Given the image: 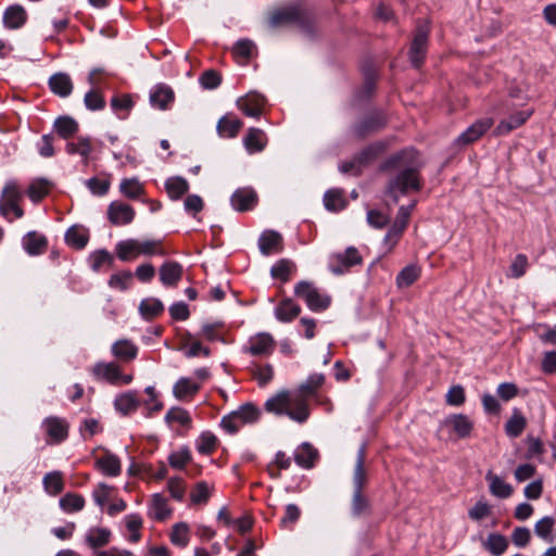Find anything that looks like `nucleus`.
I'll return each mask as SVG.
<instances>
[{
  "mask_svg": "<svg viewBox=\"0 0 556 556\" xmlns=\"http://www.w3.org/2000/svg\"><path fill=\"white\" fill-rule=\"evenodd\" d=\"M421 167L416 150L405 149L389 156L380 165L381 172H393L384 188L386 195L397 203L401 195L419 192L422 189Z\"/></svg>",
  "mask_w": 556,
  "mask_h": 556,
  "instance_id": "f257e3e1",
  "label": "nucleus"
},
{
  "mask_svg": "<svg viewBox=\"0 0 556 556\" xmlns=\"http://www.w3.org/2000/svg\"><path fill=\"white\" fill-rule=\"evenodd\" d=\"M367 444L364 442L356 455V463L353 472V496L351 500V514L354 518L368 516L371 513L370 502L364 495L363 489L367 481V473L365 469Z\"/></svg>",
  "mask_w": 556,
  "mask_h": 556,
  "instance_id": "f03ea898",
  "label": "nucleus"
},
{
  "mask_svg": "<svg viewBox=\"0 0 556 556\" xmlns=\"http://www.w3.org/2000/svg\"><path fill=\"white\" fill-rule=\"evenodd\" d=\"M314 23L313 14L301 4H288L273 10L267 17L270 28L296 26L304 31H311Z\"/></svg>",
  "mask_w": 556,
  "mask_h": 556,
  "instance_id": "7ed1b4c3",
  "label": "nucleus"
},
{
  "mask_svg": "<svg viewBox=\"0 0 556 556\" xmlns=\"http://www.w3.org/2000/svg\"><path fill=\"white\" fill-rule=\"evenodd\" d=\"M265 409L277 415H288L292 420L304 422L309 415L308 407L301 397H294L289 391H280L265 403Z\"/></svg>",
  "mask_w": 556,
  "mask_h": 556,
  "instance_id": "20e7f679",
  "label": "nucleus"
},
{
  "mask_svg": "<svg viewBox=\"0 0 556 556\" xmlns=\"http://www.w3.org/2000/svg\"><path fill=\"white\" fill-rule=\"evenodd\" d=\"M261 410L253 403H245L237 410L231 412L222 419V427L230 434L239 431L243 425L253 424L258 420Z\"/></svg>",
  "mask_w": 556,
  "mask_h": 556,
  "instance_id": "39448f33",
  "label": "nucleus"
},
{
  "mask_svg": "<svg viewBox=\"0 0 556 556\" xmlns=\"http://www.w3.org/2000/svg\"><path fill=\"white\" fill-rule=\"evenodd\" d=\"M294 294L302 299L307 307L313 312H321L329 307L331 298L321 294L319 290L308 281H300L294 287Z\"/></svg>",
  "mask_w": 556,
  "mask_h": 556,
  "instance_id": "423d86ee",
  "label": "nucleus"
},
{
  "mask_svg": "<svg viewBox=\"0 0 556 556\" xmlns=\"http://www.w3.org/2000/svg\"><path fill=\"white\" fill-rule=\"evenodd\" d=\"M430 25L427 21L417 24L409 48V60L414 67L419 68L428 50Z\"/></svg>",
  "mask_w": 556,
  "mask_h": 556,
  "instance_id": "0eeeda50",
  "label": "nucleus"
},
{
  "mask_svg": "<svg viewBox=\"0 0 556 556\" xmlns=\"http://www.w3.org/2000/svg\"><path fill=\"white\" fill-rule=\"evenodd\" d=\"M387 125V117L382 111H372L366 114L352 127V132L357 139H364L378 132Z\"/></svg>",
  "mask_w": 556,
  "mask_h": 556,
  "instance_id": "6e6552de",
  "label": "nucleus"
},
{
  "mask_svg": "<svg viewBox=\"0 0 556 556\" xmlns=\"http://www.w3.org/2000/svg\"><path fill=\"white\" fill-rule=\"evenodd\" d=\"M22 193L18 191L15 184H8L2 190L0 200V213L2 216L12 220L10 214L13 213L16 218L24 215L23 208L20 206Z\"/></svg>",
  "mask_w": 556,
  "mask_h": 556,
  "instance_id": "1a4fd4ad",
  "label": "nucleus"
},
{
  "mask_svg": "<svg viewBox=\"0 0 556 556\" xmlns=\"http://www.w3.org/2000/svg\"><path fill=\"white\" fill-rule=\"evenodd\" d=\"M363 261L357 249L354 247L348 248L343 253H337L332 256L330 270L334 275H341L349 270L352 266L361 264Z\"/></svg>",
  "mask_w": 556,
  "mask_h": 556,
  "instance_id": "9d476101",
  "label": "nucleus"
},
{
  "mask_svg": "<svg viewBox=\"0 0 556 556\" xmlns=\"http://www.w3.org/2000/svg\"><path fill=\"white\" fill-rule=\"evenodd\" d=\"M493 125V119L491 117H484L472 125H470L464 132H462L457 139V146H467L475 141H477L481 136H483Z\"/></svg>",
  "mask_w": 556,
  "mask_h": 556,
  "instance_id": "9b49d317",
  "label": "nucleus"
},
{
  "mask_svg": "<svg viewBox=\"0 0 556 556\" xmlns=\"http://www.w3.org/2000/svg\"><path fill=\"white\" fill-rule=\"evenodd\" d=\"M135 210L126 203L114 201L108 207V218L116 226L128 225L135 218Z\"/></svg>",
  "mask_w": 556,
  "mask_h": 556,
  "instance_id": "f8f14e48",
  "label": "nucleus"
},
{
  "mask_svg": "<svg viewBox=\"0 0 556 556\" xmlns=\"http://www.w3.org/2000/svg\"><path fill=\"white\" fill-rule=\"evenodd\" d=\"M265 104V98L258 93H249L237 100V105L247 116L258 117Z\"/></svg>",
  "mask_w": 556,
  "mask_h": 556,
  "instance_id": "ddd939ff",
  "label": "nucleus"
},
{
  "mask_svg": "<svg viewBox=\"0 0 556 556\" xmlns=\"http://www.w3.org/2000/svg\"><path fill=\"white\" fill-rule=\"evenodd\" d=\"M275 349V341L269 333H258L249 341V346L245 349L248 353L253 356L269 355Z\"/></svg>",
  "mask_w": 556,
  "mask_h": 556,
  "instance_id": "4468645a",
  "label": "nucleus"
},
{
  "mask_svg": "<svg viewBox=\"0 0 556 556\" xmlns=\"http://www.w3.org/2000/svg\"><path fill=\"white\" fill-rule=\"evenodd\" d=\"M230 201L236 211L245 212L256 205L257 194L252 188H241L232 193Z\"/></svg>",
  "mask_w": 556,
  "mask_h": 556,
  "instance_id": "2eb2a0df",
  "label": "nucleus"
},
{
  "mask_svg": "<svg viewBox=\"0 0 556 556\" xmlns=\"http://www.w3.org/2000/svg\"><path fill=\"white\" fill-rule=\"evenodd\" d=\"M258 248L263 255L281 252L283 249L282 236L275 230H266L258 238Z\"/></svg>",
  "mask_w": 556,
  "mask_h": 556,
  "instance_id": "dca6fc26",
  "label": "nucleus"
},
{
  "mask_svg": "<svg viewBox=\"0 0 556 556\" xmlns=\"http://www.w3.org/2000/svg\"><path fill=\"white\" fill-rule=\"evenodd\" d=\"M42 425L46 428L48 437L53 443H61L68 435L67 424L59 417H48L43 420Z\"/></svg>",
  "mask_w": 556,
  "mask_h": 556,
  "instance_id": "f3484780",
  "label": "nucleus"
},
{
  "mask_svg": "<svg viewBox=\"0 0 556 556\" xmlns=\"http://www.w3.org/2000/svg\"><path fill=\"white\" fill-rule=\"evenodd\" d=\"M532 113H533L532 110L519 111L515 114H511L507 118L501 121L495 128L496 135H498V136L507 135L510 131H513L514 129L520 127L528 121V118L532 115Z\"/></svg>",
  "mask_w": 556,
  "mask_h": 556,
  "instance_id": "a211bd4d",
  "label": "nucleus"
},
{
  "mask_svg": "<svg viewBox=\"0 0 556 556\" xmlns=\"http://www.w3.org/2000/svg\"><path fill=\"white\" fill-rule=\"evenodd\" d=\"M324 382L325 376L323 374H313L299 387L298 391L293 393V396L301 397L304 404L308 407V399L316 394L317 390L324 384Z\"/></svg>",
  "mask_w": 556,
  "mask_h": 556,
  "instance_id": "6ab92c4d",
  "label": "nucleus"
},
{
  "mask_svg": "<svg viewBox=\"0 0 556 556\" xmlns=\"http://www.w3.org/2000/svg\"><path fill=\"white\" fill-rule=\"evenodd\" d=\"M92 374L97 379L105 380L112 384L119 383L122 378L119 366L114 363H97L92 368Z\"/></svg>",
  "mask_w": 556,
  "mask_h": 556,
  "instance_id": "aec40b11",
  "label": "nucleus"
},
{
  "mask_svg": "<svg viewBox=\"0 0 556 556\" xmlns=\"http://www.w3.org/2000/svg\"><path fill=\"white\" fill-rule=\"evenodd\" d=\"M415 206H416V201H413L407 206H404V205L400 206L396 217L394 219V223L386 236L387 240H389L393 237L401 236V233L404 231V229L406 228V226L408 224L412 211L415 208Z\"/></svg>",
  "mask_w": 556,
  "mask_h": 556,
  "instance_id": "412c9836",
  "label": "nucleus"
},
{
  "mask_svg": "<svg viewBox=\"0 0 556 556\" xmlns=\"http://www.w3.org/2000/svg\"><path fill=\"white\" fill-rule=\"evenodd\" d=\"M444 424L446 426H450L453 430V432L457 435L459 439H465L470 435L473 425L470 421V419L463 414H454L448 416Z\"/></svg>",
  "mask_w": 556,
  "mask_h": 556,
  "instance_id": "4be33fe9",
  "label": "nucleus"
},
{
  "mask_svg": "<svg viewBox=\"0 0 556 556\" xmlns=\"http://www.w3.org/2000/svg\"><path fill=\"white\" fill-rule=\"evenodd\" d=\"M301 313V306L292 299L286 298L275 307V316L281 323H291Z\"/></svg>",
  "mask_w": 556,
  "mask_h": 556,
  "instance_id": "5701e85b",
  "label": "nucleus"
},
{
  "mask_svg": "<svg viewBox=\"0 0 556 556\" xmlns=\"http://www.w3.org/2000/svg\"><path fill=\"white\" fill-rule=\"evenodd\" d=\"M160 280L166 287H174L182 277V266L177 262H166L160 267Z\"/></svg>",
  "mask_w": 556,
  "mask_h": 556,
  "instance_id": "b1692460",
  "label": "nucleus"
},
{
  "mask_svg": "<svg viewBox=\"0 0 556 556\" xmlns=\"http://www.w3.org/2000/svg\"><path fill=\"white\" fill-rule=\"evenodd\" d=\"M49 87L54 94L65 98L73 91V83L68 74L56 73L49 78Z\"/></svg>",
  "mask_w": 556,
  "mask_h": 556,
  "instance_id": "393cba45",
  "label": "nucleus"
},
{
  "mask_svg": "<svg viewBox=\"0 0 556 556\" xmlns=\"http://www.w3.org/2000/svg\"><path fill=\"white\" fill-rule=\"evenodd\" d=\"M112 538L111 530L106 528L93 527L86 533V543L92 549L106 546Z\"/></svg>",
  "mask_w": 556,
  "mask_h": 556,
  "instance_id": "a878e982",
  "label": "nucleus"
},
{
  "mask_svg": "<svg viewBox=\"0 0 556 556\" xmlns=\"http://www.w3.org/2000/svg\"><path fill=\"white\" fill-rule=\"evenodd\" d=\"M242 126L243 123L239 118L231 114H227L219 118L216 128L220 137L235 138Z\"/></svg>",
  "mask_w": 556,
  "mask_h": 556,
  "instance_id": "bb28decb",
  "label": "nucleus"
},
{
  "mask_svg": "<svg viewBox=\"0 0 556 556\" xmlns=\"http://www.w3.org/2000/svg\"><path fill=\"white\" fill-rule=\"evenodd\" d=\"M318 458V451L309 443H303L294 453L295 463L305 469L314 467Z\"/></svg>",
  "mask_w": 556,
  "mask_h": 556,
  "instance_id": "cd10ccee",
  "label": "nucleus"
},
{
  "mask_svg": "<svg viewBox=\"0 0 556 556\" xmlns=\"http://www.w3.org/2000/svg\"><path fill=\"white\" fill-rule=\"evenodd\" d=\"M174 101V91L165 85H157L150 93V102L154 108L166 110Z\"/></svg>",
  "mask_w": 556,
  "mask_h": 556,
  "instance_id": "c85d7f7f",
  "label": "nucleus"
},
{
  "mask_svg": "<svg viewBox=\"0 0 556 556\" xmlns=\"http://www.w3.org/2000/svg\"><path fill=\"white\" fill-rule=\"evenodd\" d=\"M111 350L116 358L125 363L131 362L138 354V348L127 339L116 341Z\"/></svg>",
  "mask_w": 556,
  "mask_h": 556,
  "instance_id": "c756f323",
  "label": "nucleus"
},
{
  "mask_svg": "<svg viewBox=\"0 0 556 556\" xmlns=\"http://www.w3.org/2000/svg\"><path fill=\"white\" fill-rule=\"evenodd\" d=\"M23 247L29 255H39L47 250L48 241L45 236L30 231L24 237Z\"/></svg>",
  "mask_w": 556,
  "mask_h": 556,
  "instance_id": "7c9ffc66",
  "label": "nucleus"
},
{
  "mask_svg": "<svg viewBox=\"0 0 556 556\" xmlns=\"http://www.w3.org/2000/svg\"><path fill=\"white\" fill-rule=\"evenodd\" d=\"M267 142L265 132L260 128H250L243 139V143L249 153H256L264 150Z\"/></svg>",
  "mask_w": 556,
  "mask_h": 556,
  "instance_id": "2f4dec72",
  "label": "nucleus"
},
{
  "mask_svg": "<svg viewBox=\"0 0 556 556\" xmlns=\"http://www.w3.org/2000/svg\"><path fill=\"white\" fill-rule=\"evenodd\" d=\"M27 18L26 11L22 5L15 4L9 7L3 14V23L5 27L16 29L22 27Z\"/></svg>",
  "mask_w": 556,
  "mask_h": 556,
  "instance_id": "473e14b6",
  "label": "nucleus"
},
{
  "mask_svg": "<svg viewBox=\"0 0 556 556\" xmlns=\"http://www.w3.org/2000/svg\"><path fill=\"white\" fill-rule=\"evenodd\" d=\"M485 479L489 482L490 492L492 495L498 498H507L513 494V486L506 483L501 477L494 475L492 471L486 473Z\"/></svg>",
  "mask_w": 556,
  "mask_h": 556,
  "instance_id": "72a5a7b5",
  "label": "nucleus"
},
{
  "mask_svg": "<svg viewBox=\"0 0 556 556\" xmlns=\"http://www.w3.org/2000/svg\"><path fill=\"white\" fill-rule=\"evenodd\" d=\"M116 254L117 257L123 261L127 262L135 257H137L140 254V241L136 239H128L119 241L116 244Z\"/></svg>",
  "mask_w": 556,
  "mask_h": 556,
  "instance_id": "f704fd0d",
  "label": "nucleus"
},
{
  "mask_svg": "<svg viewBox=\"0 0 556 556\" xmlns=\"http://www.w3.org/2000/svg\"><path fill=\"white\" fill-rule=\"evenodd\" d=\"M97 467L106 476L116 477L121 473L122 466L119 458L111 453H106L96 462Z\"/></svg>",
  "mask_w": 556,
  "mask_h": 556,
  "instance_id": "c9c22d12",
  "label": "nucleus"
},
{
  "mask_svg": "<svg viewBox=\"0 0 556 556\" xmlns=\"http://www.w3.org/2000/svg\"><path fill=\"white\" fill-rule=\"evenodd\" d=\"M508 540L501 533H490L482 546L493 556H501L508 547Z\"/></svg>",
  "mask_w": 556,
  "mask_h": 556,
  "instance_id": "e433bc0d",
  "label": "nucleus"
},
{
  "mask_svg": "<svg viewBox=\"0 0 556 556\" xmlns=\"http://www.w3.org/2000/svg\"><path fill=\"white\" fill-rule=\"evenodd\" d=\"M114 406L116 410H118L123 415H127L131 412H135L139 406V400L137 397L136 392L128 391L118 395L114 401Z\"/></svg>",
  "mask_w": 556,
  "mask_h": 556,
  "instance_id": "4c0bfd02",
  "label": "nucleus"
},
{
  "mask_svg": "<svg viewBox=\"0 0 556 556\" xmlns=\"http://www.w3.org/2000/svg\"><path fill=\"white\" fill-rule=\"evenodd\" d=\"M526 426L527 419L519 409L515 408L511 417L505 425L506 434L510 438H518L526 429Z\"/></svg>",
  "mask_w": 556,
  "mask_h": 556,
  "instance_id": "58836bf2",
  "label": "nucleus"
},
{
  "mask_svg": "<svg viewBox=\"0 0 556 556\" xmlns=\"http://www.w3.org/2000/svg\"><path fill=\"white\" fill-rule=\"evenodd\" d=\"M164 311V305L159 299H144L140 302L139 312L144 319H153Z\"/></svg>",
  "mask_w": 556,
  "mask_h": 556,
  "instance_id": "ea45409f",
  "label": "nucleus"
},
{
  "mask_svg": "<svg viewBox=\"0 0 556 556\" xmlns=\"http://www.w3.org/2000/svg\"><path fill=\"white\" fill-rule=\"evenodd\" d=\"M92 151V146L89 138L79 137L77 142H68L66 144V152L68 154H78L84 159V164H88L89 154Z\"/></svg>",
  "mask_w": 556,
  "mask_h": 556,
  "instance_id": "a19ab883",
  "label": "nucleus"
},
{
  "mask_svg": "<svg viewBox=\"0 0 556 556\" xmlns=\"http://www.w3.org/2000/svg\"><path fill=\"white\" fill-rule=\"evenodd\" d=\"M384 143L376 142L363 149L355 155V157L363 168L364 166L372 162L375 159H377L384 151Z\"/></svg>",
  "mask_w": 556,
  "mask_h": 556,
  "instance_id": "79ce46f5",
  "label": "nucleus"
},
{
  "mask_svg": "<svg viewBox=\"0 0 556 556\" xmlns=\"http://www.w3.org/2000/svg\"><path fill=\"white\" fill-rule=\"evenodd\" d=\"M165 188L173 200H178L189 190L188 181L182 177H172L165 182Z\"/></svg>",
  "mask_w": 556,
  "mask_h": 556,
  "instance_id": "37998d69",
  "label": "nucleus"
},
{
  "mask_svg": "<svg viewBox=\"0 0 556 556\" xmlns=\"http://www.w3.org/2000/svg\"><path fill=\"white\" fill-rule=\"evenodd\" d=\"M54 128L62 138L68 139L77 132L78 123L73 117L61 116L55 119Z\"/></svg>",
  "mask_w": 556,
  "mask_h": 556,
  "instance_id": "c03bdc74",
  "label": "nucleus"
},
{
  "mask_svg": "<svg viewBox=\"0 0 556 556\" xmlns=\"http://www.w3.org/2000/svg\"><path fill=\"white\" fill-rule=\"evenodd\" d=\"M170 514L172 510L167 506L166 498L161 494H154L152 498V510L150 513L151 517L159 521H164Z\"/></svg>",
  "mask_w": 556,
  "mask_h": 556,
  "instance_id": "a18cd8bd",
  "label": "nucleus"
},
{
  "mask_svg": "<svg viewBox=\"0 0 556 556\" xmlns=\"http://www.w3.org/2000/svg\"><path fill=\"white\" fill-rule=\"evenodd\" d=\"M293 270H295V264L288 258H281L271 267L270 274L274 278L286 282Z\"/></svg>",
  "mask_w": 556,
  "mask_h": 556,
  "instance_id": "49530a36",
  "label": "nucleus"
},
{
  "mask_svg": "<svg viewBox=\"0 0 556 556\" xmlns=\"http://www.w3.org/2000/svg\"><path fill=\"white\" fill-rule=\"evenodd\" d=\"M65 241L76 249H83L88 242V235L78 226H72L65 233Z\"/></svg>",
  "mask_w": 556,
  "mask_h": 556,
  "instance_id": "de8ad7c7",
  "label": "nucleus"
},
{
  "mask_svg": "<svg viewBox=\"0 0 556 556\" xmlns=\"http://www.w3.org/2000/svg\"><path fill=\"white\" fill-rule=\"evenodd\" d=\"M85 506V498L75 493H66L60 500V507L66 513L79 511Z\"/></svg>",
  "mask_w": 556,
  "mask_h": 556,
  "instance_id": "09e8293b",
  "label": "nucleus"
},
{
  "mask_svg": "<svg viewBox=\"0 0 556 556\" xmlns=\"http://www.w3.org/2000/svg\"><path fill=\"white\" fill-rule=\"evenodd\" d=\"M43 486L49 494L56 495L64 489L63 477L60 471H52L45 476Z\"/></svg>",
  "mask_w": 556,
  "mask_h": 556,
  "instance_id": "8fccbe9b",
  "label": "nucleus"
},
{
  "mask_svg": "<svg viewBox=\"0 0 556 556\" xmlns=\"http://www.w3.org/2000/svg\"><path fill=\"white\" fill-rule=\"evenodd\" d=\"M420 270L417 266L408 265L404 267L396 277L399 288H407L412 286L419 277Z\"/></svg>",
  "mask_w": 556,
  "mask_h": 556,
  "instance_id": "3c124183",
  "label": "nucleus"
},
{
  "mask_svg": "<svg viewBox=\"0 0 556 556\" xmlns=\"http://www.w3.org/2000/svg\"><path fill=\"white\" fill-rule=\"evenodd\" d=\"M200 389V386L197 383H193L188 378H180L174 386L173 392L174 395L181 400L187 395H193L195 394Z\"/></svg>",
  "mask_w": 556,
  "mask_h": 556,
  "instance_id": "603ef678",
  "label": "nucleus"
},
{
  "mask_svg": "<svg viewBox=\"0 0 556 556\" xmlns=\"http://www.w3.org/2000/svg\"><path fill=\"white\" fill-rule=\"evenodd\" d=\"M50 182L47 179H38L30 184L28 187V197L34 202H39L41 199H43L50 190Z\"/></svg>",
  "mask_w": 556,
  "mask_h": 556,
  "instance_id": "864d4df0",
  "label": "nucleus"
},
{
  "mask_svg": "<svg viewBox=\"0 0 556 556\" xmlns=\"http://www.w3.org/2000/svg\"><path fill=\"white\" fill-rule=\"evenodd\" d=\"M189 527L186 522H178L173 526L170 542L175 545L185 547L189 543Z\"/></svg>",
  "mask_w": 556,
  "mask_h": 556,
  "instance_id": "5fc2aeb1",
  "label": "nucleus"
},
{
  "mask_svg": "<svg viewBox=\"0 0 556 556\" xmlns=\"http://www.w3.org/2000/svg\"><path fill=\"white\" fill-rule=\"evenodd\" d=\"M121 192L129 199H137L143 193V187L136 178L124 179L119 186Z\"/></svg>",
  "mask_w": 556,
  "mask_h": 556,
  "instance_id": "6e6d98bb",
  "label": "nucleus"
},
{
  "mask_svg": "<svg viewBox=\"0 0 556 556\" xmlns=\"http://www.w3.org/2000/svg\"><path fill=\"white\" fill-rule=\"evenodd\" d=\"M217 444V438L211 432H203L197 443V450L200 454L208 455L214 452Z\"/></svg>",
  "mask_w": 556,
  "mask_h": 556,
  "instance_id": "4d7b16f0",
  "label": "nucleus"
},
{
  "mask_svg": "<svg viewBox=\"0 0 556 556\" xmlns=\"http://www.w3.org/2000/svg\"><path fill=\"white\" fill-rule=\"evenodd\" d=\"M554 526V519L552 517H544L540 519L534 526V532L538 536L542 538L547 542H552L553 538L551 535Z\"/></svg>",
  "mask_w": 556,
  "mask_h": 556,
  "instance_id": "13d9d810",
  "label": "nucleus"
},
{
  "mask_svg": "<svg viewBox=\"0 0 556 556\" xmlns=\"http://www.w3.org/2000/svg\"><path fill=\"white\" fill-rule=\"evenodd\" d=\"M324 203L329 211L341 210L344 205L342 192L339 190H328L324 195Z\"/></svg>",
  "mask_w": 556,
  "mask_h": 556,
  "instance_id": "bf43d9fd",
  "label": "nucleus"
},
{
  "mask_svg": "<svg viewBox=\"0 0 556 556\" xmlns=\"http://www.w3.org/2000/svg\"><path fill=\"white\" fill-rule=\"evenodd\" d=\"M166 421L172 422L176 421L180 424L181 426L190 427L191 425V417L189 413L180 407H173L170 408L165 416Z\"/></svg>",
  "mask_w": 556,
  "mask_h": 556,
  "instance_id": "052dcab7",
  "label": "nucleus"
},
{
  "mask_svg": "<svg viewBox=\"0 0 556 556\" xmlns=\"http://www.w3.org/2000/svg\"><path fill=\"white\" fill-rule=\"evenodd\" d=\"M84 103L90 111L102 110L105 106V100L98 90H90L85 94Z\"/></svg>",
  "mask_w": 556,
  "mask_h": 556,
  "instance_id": "680f3d73",
  "label": "nucleus"
},
{
  "mask_svg": "<svg viewBox=\"0 0 556 556\" xmlns=\"http://www.w3.org/2000/svg\"><path fill=\"white\" fill-rule=\"evenodd\" d=\"M190 460L191 454L187 447L174 452L168 456V463L175 469H182Z\"/></svg>",
  "mask_w": 556,
  "mask_h": 556,
  "instance_id": "e2e57ef3",
  "label": "nucleus"
},
{
  "mask_svg": "<svg viewBox=\"0 0 556 556\" xmlns=\"http://www.w3.org/2000/svg\"><path fill=\"white\" fill-rule=\"evenodd\" d=\"M210 490L205 481H199L190 494L193 504H204L208 501Z\"/></svg>",
  "mask_w": 556,
  "mask_h": 556,
  "instance_id": "0e129e2a",
  "label": "nucleus"
},
{
  "mask_svg": "<svg viewBox=\"0 0 556 556\" xmlns=\"http://www.w3.org/2000/svg\"><path fill=\"white\" fill-rule=\"evenodd\" d=\"M222 83V76L214 70H207L200 76V84L204 89H215Z\"/></svg>",
  "mask_w": 556,
  "mask_h": 556,
  "instance_id": "69168bd1",
  "label": "nucleus"
},
{
  "mask_svg": "<svg viewBox=\"0 0 556 556\" xmlns=\"http://www.w3.org/2000/svg\"><path fill=\"white\" fill-rule=\"evenodd\" d=\"M528 258L525 254H518L509 266V277L520 278L526 274Z\"/></svg>",
  "mask_w": 556,
  "mask_h": 556,
  "instance_id": "338daca9",
  "label": "nucleus"
},
{
  "mask_svg": "<svg viewBox=\"0 0 556 556\" xmlns=\"http://www.w3.org/2000/svg\"><path fill=\"white\" fill-rule=\"evenodd\" d=\"M132 278V274L129 270H124L111 276L109 280V286L112 288H117L122 291L128 289V283Z\"/></svg>",
  "mask_w": 556,
  "mask_h": 556,
  "instance_id": "774afa93",
  "label": "nucleus"
}]
</instances>
